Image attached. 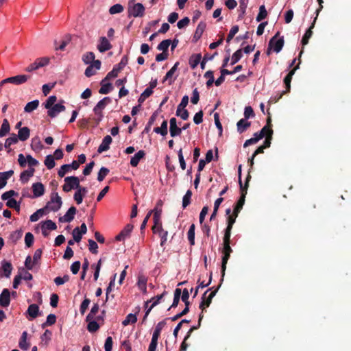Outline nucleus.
Listing matches in <instances>:
<instances>
[{
    "label": "nucleus",
    "mask_w": 351,
    "mask_h": 351,
    "mask_svg": "<svg viewBox=\"0 0 351 351\" xmlns=\"http://www.w3.org/2000/svg\"><path fill=\"white\" fill-rule=\"evenodd\" d=\"M278 34H276L269 41V49H273V50L276 52L279 53L281 49H282V47L284 45V39L283 38H278ZM269 53V51L267 52Z\"/></svg>",
    "instance_id": "obj_10"
},
{
    "label": "nucleus",
    "mask_w": 351,
    "mask_h": 351,
    "mask_svg": "<svg viewBox=\"0 0 351 351\" xmlns=\"http://www.w3.org/2000/svg\"><path fill=\"white\" fill-rule=\"evenodd\" d=\"M170 127L169 132L171 136L175 137L176 136H179L182 133V129L177 126V120L176 118L173 117L170 119L169 121Z\"/></svg>",
    "instance_id": "obj_18"
},
{
    "label": "nucleus",
    "mask_w": 351,
    "mask_h": 351,
    "mask_svg": "<svg viewBox=\"0 0 351 351\" xmlns=\"http://www.w3.org/2000/svg\"><path fill=\"white\" fill-rule=\"evenodd\" d=\"M1 268L4 273V276L6 278H9L10 276L12 270L13 269L11 263L5 261H3L1 262Z\"/></svg>",
    "instance_id": "obj_32"
},
{
    "label": "nucleus",
    "mask_w": 351,
    "mask_h": 351,
    "mask_svg": "<svg viewBox=\"0 0 351 351\" xmlns=\"http://www.w3.org/2000/svg\"><path fill=\"white\" fill-rule=\"evenodd\" d=\"M255 113L251 106H246L244 110V119H248L254 117Z\"/></svg>",
    "instance_id": "obj_62"
},
{
    "label": "nucleus",
    "mask_w": 351,
    "mask_h": 351,
    "mask_svg": "<svg viewBox=\"0 0 351 351\" xmlns=\"http://www.w3.org/2000/svg\"><path fill=\"white\" fill-rule=\"evenodd\" d=\"M179 63L176 62L173 67L167 73L165 77V82H167V85L169 86L176 79V72L178 68Z\"/></svg>",
    "instance_id": "obj_15"
},
{
    "label": "nucleus",
    "mask_w": 351,
    "mask_h": 351,
    "mask_svg": "<svg viewBox=\"0 0 351 351\" xmlns=\"http://www.w3.org/2000/svg\"><path fill=\"white\" fill-rule=\"evenodd\" d=\"M242 56L243 53L241 49H238L237 51H236L232 56L231 64H234L235 63H237L241 58Z\"/></svg>",
    "instance_id": "obj_59"
},
{
    "label": "nucleus",
    "mask_w": 351,
    "mask_h": 351,
    "mask_svg": "<svg viewBox=\"0 0 351 351\" xmlns=\"http://www.w3.org/2000/svg\"><path fill=\"white\" fill-rule=\"evenodd\" d=\"M112 141V137L110 135L106 136L101 143V145L99 146L97 152L99 153H102L104 152H106L109 149L110 145L111 144Z\"/></svg>",
    "instance_id": "obj_21"
},
{
    "label": "nucleus",
    "mask_w": 351,
    "mask_h": 351,
    "mask_svg": "<svg viewBox=\"0 0 351 351\" xmlns=\"http://www.w3.org/2000/svg\"><path fill=\"white\" fill-rule=\"evenodd\" d=\"M251 125V123L247 119H241L237 123V132L242 134L245 132Z\"/></svg>",
    "instance_id": "obj_24"
},
{
    "label": "nucleus",
    "mask_w": 351,
    "mask_h": 351,
    "mask_svg": "<svg viewBox=\"0 0 351 351\" xmlns=\"http://www.w3.org/2000/svg\"><path fill=\"white\" fill-rule=\"evenodd\" d=\"M27 313L29 316V320L35 319L39 314V306L36 304H30L28 306Z\"/></svg>",
    "instance_id": "obj_25"
},
{
    "label": "nucleus",
    "mask_w": 351,
    "mask_h": 351,
    "mask_svg": "<svg viewBox=\"0 0 351 351\" xmlns=\"http://www.w3.org/2000/svg\"><path fill=\"white\" fill-rule=\"evenodd\" d=\"M86 321L88 323V325H87V330L90 332H95L96 331H97L99 328H100V322H99L98 321H97L96 319H90V320H86Z\"/></svg>",
    "instance_id": "obj_29"
},
{
    "label": "nucleus",
    "mask_w": 351,
    "mask_h": 351,
    "mask_svg": "<svg viewBox=\"0 0 351 351\" xmlns=\"http://www.w3.org/2000/svg\"><path fill=\"white\" fill-rule=\"evenodd\" d=\"M10 128L7 119H4L0 129V137L5 136L9 132Z\"/></svg>",
    "instance_id": "obj_42"
},
{
    "label": "nucleus",
    "mask_w": 351,
    "mask_h": 351,
    "mask_svg": "<svg viewBox=\"0 0 351 351\" xmlns=\"http://www.w3.org/2000/svg\"><path fill=\"white\" fill-rule=\"evenodd\" d=\"M128 14L133 17H142L145 14V7L141 3H134L130 0L128 5Z\"/></svg>",
    "instance_id": "obj_6"
},
{
    "label": "nucleus",
    "mask_w": 351,
    "mask_h": 351,
    "mask_svg": "<svg viewBox=\"0 0 351 351\" xmlns=\"http://www.w3.org/2000/svg\"><path fill=\"white\" fill-rule=\"evenodd\" d=\"M30 135V130L27 127H23L20 128L18 133V140H21V141H25L27 140Z\"/></svg>",
    "instance_id": "obj_28"
},
{
    "label": "nucleus",
    "mask_w": 351,
    "mask_h": 351,
    "mask_svg": "<svg viewBox=\"0 0 351 351\" xmlns=\"http://www.w3.org/2000/svg\"><path fill=\"white\" fill-rule=\"evenodd\" d=\"M123 11V6L119 3L114 4L111 6L109 9V13L110 14H119Z\"/></svg>",
    "instance_id": "obj_48"
},
{
    "label": "nucleus",
    "mask_w": 351,
    "mask_h": 351,
    "mask_svg": "<svg viewBox=\"0 0 351 351\" xmlns=\"http://www.w3.org/2000/svg\"><path fill=\"white\" fill-rule=\"evenodd\" d=\"M95 59V54L93 52H87L83 55L82 60L86 64H90Z\"/></svg>",
    "instance_id": "obj_61"
},
{
    "label": "nucleus",
    "mask_w": 351,
    "mask_h": 351,
    "mask_svg": "<svg viewBox=\"0 0 351 351\" xmlns=\"http://www.w3.org/2000/svg\"><path fill=\"white\" fill-rule=\"evenodd\" d=\"M189 291L187 289H184L181 293V299L183 302H184L185 307H189L190 302L189 301Z\"/></svg>",
    "instance_id": "obj_51"
},
{
    "label": "nucleus",
    "mask_w": 351,
    "mask_h": 351,
    "mask_svg": "<svg viewBox=\"0 0 351 351\" xmlns=\"http://www.w3.org/2000/svg\"><path fill=\"white\" fill-rule=\"evenodd\" d=\"M29 78L27 75H19L4 79L0 82V87L6 86H19L25 83Z\"/></svg>",
    "instance_id": "obj_4"
},
{
    "label": "nucleus",
    "mask_w": 351,
    "mask_h": 351,
    "mask_svg": "<svg viewBox=\"0 0 351 351\" xmlns=\"http://www.w3.org/2000/svg\"><path fill=\"white\" fill-rule=\"evenodd\" d=\"M122 69L120 66H116L114 69L108 73L107 76L101 81V88H112L113 81L117 77L118 73Z\"/></svg>",
    "instance_id": "obj_9"
},
{
    "label": "nucleus",
    "mask_w": 351,
    "mask_h": 351,
    "mask_svg": "<svg viewBox=\"0 0 351 351\" xmlns=\"http://www.w3.org/2000/svg\"><path fill=\"white\" fill-rule=\"evenodd\" d=\"M64 184L62 186V190L68 193L72 189L76 191L82 186L80 185V180L77 176H68L64 178Z\"/></svg>",
    "instance_id": "obj_7"
},
{
    "label": "nucleus",
    "mask_w": 351,
    "mask_h": 351,
    "mask_svg": "<svg viewBox=\"0 0 351 351\" xmlns=\"http://www.w3.org/2000/svg\"><path fill=\"white\" fill-rule=\"evenodd\" d=\"M54 160L55 159L52 155H48L46 156L44 163L47 169H51L55 167L56 163Z\"/></svg>",
    "instance_id": "obj_47"
},
{
    "label": "nucleus",
    "mask_w": 351,
    "mask_h": 351,
    "mask_svg": "<svg viewBox=\"0 0 351 351\" xmlns=\"http://www.w3.org/2000/svg\"><path fill=\"white\" fill-rule=\"evenodd\" d=\"M192 191L188 190L182 198V208H186L190 204L191 200Z\"/></svg>",
    "instance_id": "obj_45"
},
{
    "label": "nucleus",
    "mask_w": 351,
    "mask_h": 351,
    "mask_svg": "<svg viewBox=\"0 0 351 351\" xmlns=\"http://www.w3.org/2000/svg\"><path fill=\"white\" fill-rule=\"evenodd\" d=\"M220 287V285L217 286L214 290H213L207 296V293L209 291L212 290L213 288L208 289L206 290L202 296V302L199 304V308L202 309V312L205 310L206 307H208L212 302L213 298L215 296L217 293Z\"/></svg>",
    "instance_id": "obj_8"
},
{
    "label": "nucleus",
    "mask_w": 351,
    "mask_h": 351,
    "mask_svg": "<svg viewBox=\"0 0 351 351\" xmlns=\"http://www.w3.org/2000/svg\"><path fill=\"white\" fill-rule=\"evenodd\" d=\"M99 309V304H94V305L91 308L90 313L86 316V319L90 320V319H95V315L98 313Z\"/></svg>",
    "instance_id": "obj_46"
},
{
    "label": "nucleus",
    "mask_w": 351,
    "mask_h": 351,
    "mask_svg": "<svg viewBox=\"0 0 351 351\" xmlns=\"http://www.w3.org/2000/svg\"><path fill=\"white\" fill-rule=\"evenodd\" d=\"M205 27L206 24L203 22H200L196 28L195 32L194 34V38H195L196 40L200 38L205 29Z\"/></svg>",
    "instance_id": "obj_41"
},
{
    "label": "nucleus",
    "mask_w": 351,
    "mask_h": 351,
    "mask_svg": "<svg viewBox=\"0 0 351 351\" xmlns=\"http://www.w3.org/2000/svg\"><path fill=\"white\" fill-rule=\"evenodd\" d=\"M87 192L88 189L84 186H80V188L75 192L73 199L77 204H80L82 202L84 196Z\"/></svg>",
    "instance_id": "obj_19"
},
{
    "label": "nucleus",
    "mask_w": 351,
    "mask_h": 351,
    "mask_svg": "<svg viewBox=\"0 0 351 351\" xmlns=\"http://www.w3.org/2000/svg\"><path fill=\"white\" fill-rule=\"evenodd\" d=\"M223 197H219L215 200V202L214 203L213 211L210 217V221H213L215 219L217 212H218L219 207L220 204L223 202Z\"/></svg>",
    "instance_id": "obj_39"
},
{
    "label": "nucleus",
    "mask_w": 351,
    "mask_h": 351,
    "mask_svg": "<svg viewBox=\"0 0 351 351\" xmlns=\"http://www.w3.org/2000/svg\"><path fill=\"white\" fill-rule=\"evenodd\" d=\"M10 292L8 289H3L0 294V306L7 307L10 303Z\"/></svg>",
    "instance_id": "obj_16"
},
{
    "label": "nucleus",
    "mask_w": 351,
    "mask_h": 351,
    "mask_svg": "<svg viewBox=\"0 0 351 351\" xmlns=\"http://www.w3.org/2000/svg\"><path fill=\"white\" fill-rule=\"evenodd\" d=\"M223 248L222 250V263H221V282L223 280L225 271L226 269V265L230 257V254L232 252V250L230 247V237L223 236Z\"/></svg>",
    "instance_id": "obj_1"
},
{
    "label": "nucleus",
    "mask_w": 351,
    "mask_h": 351,
    "mask_svg": "<svg viewBox=\"0 0 351 351\" xmlns=\"http://www.w3.org/2000/svg\"><path fill=\"white\" fill-rule=\"evenodd\" d=\"M62 198L58 195V193H53L51 195L50 201H49L44 207L46 211H58L62 206Z\"/></svg>",
    "instance_id": "obj_5"
},
{
    "label": "nucleus",
    "mask_w": 351,
    "mask_h": 351,
    "mask_svg": "<svg viewBox=\"0 0 351 351\" xmlns=\"http://www.w3.org/2000/svg\"><path fill=\"white\" fill-rule=\"evenodd\" d=\"M133 226L131 224H128L119 234H117L115 237V240L117 241H124L126 238L129 237L130 233L133 229Z\"/></svg>",
    "instance_id": "obj_13"
},
{
    "label": "nucleus",
    "mask_w": 351,
    "mask_h": 351,
    "mask_svg": "<svg viewBox=\"0 0 351 351\" xmlns=\"http://www.w3.org/2000/svg\"><path fill=\"white\" fill-rule=\"evenodd\" d=\"M18 138L15 134H12V136L5 140L4 147L8 149V152H10L12 149L10 147L12 145L18 143Z\"/></svg>",
    "instance_id": "obj_33"
},
{
    "label": "nucleus",
    "mask_w": 351,
    "mask_h": 351,
    "mask_svg": "<svg viewBox=\"0 0 351 351\" xmlns=\"http://www.w3.org/2000/svg\"><path fill=\"white\" fill-rule=\"evenodd\" d=\"M137 322V317L135 314H128L125 319L122 322V324L124 326L129 325L130 324H135Z\"/></svg>",
    "instance_id": "obj_44"
},
{
    "label": "nucleus",
    "mask_w": 351,
    "mask_h": 351,
    "mask_svg": "<svg viewBox=\"0 0 351 351\" xmlns=\"http://www.w3.org/2000/svg\"><path fill=\"white\" fill-rule=\"evenodd\" d=\"M27 332L24 331L20 338L19 346L21 350H27L30 346V344L27 342Z\"/></svg>",
    "instance_id": "obj_30"
},
{
    "label": "nucleus",
    "mask_w": 351,
    "mask_h": 351,
    "mask_svg": "<svg viewBox=\"0 0 351 351\" xmlns=\"http://www.w3.org/2000/svg\"><path fill=\"white\" fill-rule=\"evenodd\" d=\"M112 45L110 41L106 37H101L97 45V49L103 53L110 49Z\"/></svg>",
    "instance_id": "obj_20"
},
{
    "label": "nucleus",
    "mask_w": 351,
    "mask_h": 351,
    "mask_svg": "<svg viewBox=\"0 0 351 351\" xmlns=\"http://www.w3.org/2000/svg\"><path fill=\"white\" fill-rule=\"evenodd\" d=\"M195 224L193 223L191 225L189 230L187 232V237L191 245H195Z\"/></svg>",
    "instance_id": "obj_43"
},
{
    "label": "nucleus",
    "mask_w": 351,
    "mask_h": 351,
    "mask_svg": "<svg viewBox=\"0 0 351 351\" xmlns=\"http://www.w3.org/2000/svg\"><path fill=\"white\" fill-rule=\"evenodd\" d=\"M13 174V170L0 172V189H3L6 185L8 180L10 178Z\"/></svg>",
    "instance_id": "obj_23"
},
{
    "label": "nucleus",
    "mask_w": 351,
    "mask_h": 351,
    "mask_svg": "<svg viewBox=\"0 0 351 351\" xmlns=\"http://www.w3.org/2000/svg\"><path fill=\"white\" fill-rule=\"evenodd\" d=\"M34 197H38L45 193V186L41 182H36L32 184Z\"/></svg>",
    "instance_id": "obj_22"
},
{
    "label": "nucleus",
    "mask_w": 351,
    "mask_h": 351,
    "mask_svg": "<svg viewBox=\"0 0 351 351\" xmlns=\"http://www.w3.org/2000/svg\"><path fill=\"white\" fill-rule=\"evenodd\" d=\"M34 237L31 232H27L25 237V243L27 247H30L34 243Z\"/></svg>",
    "instance_id": "obj_63"
},
{
    "label": "nucleus",
    "mask_w": 351,
    "mask_h": 351,
    "mask_svg": "<svg viewBox=\"0 0 351 351\" xmlns=\"http://www.w3.org/2000/svg\"><path fill=\"white\" fill-rule=\"evenodd\" d=\"M160 233L158 234L160 237V245L163 246L167 241L168 232L164 230L162 226H159Z\"/></svg>",
    "instance_id": "obj_57"
},
{
    "label": "nucleus",
    "mask_w": 351,
    "mask_h": 351,
    "mask_svg": "<svg viewBox=\"0 0 351 351\" xmlns=\"http://www.w3.org/2000/svg\"><path fill=\"white\" fill-rule=\"evenodd\" d=\"M110 170L106 167H101L98 172L97 175V180L99 182H101L104 180L105 177L108 174Z\"/></svg>",
    "instance_id": "obj_54"
},
{
    "label": "nucleus",
    "mask_w": 351,
    "mask_h": 351,
    "mask_svg": "<svg viewBox=\"0 0 351 351\" xmlns=\"http://www.w3.org/2000/svg\"><path fill=\"white\" fill-rule=\"evenodd\" d=\"M204 78L206 79V84L207 86H210L213 85L214 82V77H213V73L212 71H208L205 73L204 75Z\"/></svg>",
    "instance_id": "obj_55"
},
{
    "label": "nucleus",
    "mask_w": 351,
    "mask_h": 351,
    "mask_svg": "<svg viewBox=\"0 0 351 351\" xmlns=\"http://www.w3.org/2000/svg\"><path fill=\"white\" fill-rule=\"evenodd\" d=\"M35 169L33 167H29L28 169L23 171L20 176V180L22 183H27L30 177L34 176Z\"/></svg>",
    "instance_id": "obj_26"
},
{
    "label": "nucleus",
    "mask_w": 351,
    "mask_h": 351,
    "mask_svg": "<svg viewBox=\"0 0 351 351\" xmlns=\"http://www.w3.org/2000/svg\"><path fill=\"white\" fill-rule=\"evenodd\" d=\"M49 60L47 58H41L35 60L33 63L30 64L26 67L25 71L32 72L38 69L43 67L49 64Z\"/></svg>",
    "instance_id": "obj_11"
},
{
    "label": "nucleus",
    "mask_w": 351,
    "mask_h": 351,
    "mask_svg": "<svg viewBox=\"0 0 351 351\" xmlns=\"http://www.w3.org/2000/svg\"><path fill=\"white\" fill-rule=\"evenodd\" d=\"M77 209L75 206H71L69 208L66 214L59 217L60 222H71L73 220Z\"/></svg>",
    "instance_id": "obj_14"
},
{
    "label": "nucleus",
    "mask_w": 351,
    "mask_h": 351,
    "mask_svg": "<svg viewBox=\"0 0 351 351\" xmlns=\"http://www.w3.org/2000/svg\"><path fill=\"white\" fill-rule=\"evenodd\" d=\"M167 293L166 291H164L162 294L158 295L156 297L152 298L149 300L147 301L145 303V307L147 308V304L149 302H152L151 306L149 307V308L152 309L154 306H156L157 304H159L160 301L162 299L164 295Z\"/></svg>",
    "instance_id": "obj_31"
},
{
    "label": "nucleus",
    "mask_w": 351,
    "mask_h": 351,
    "mask_svg": "<svg viewBox=\"0 0 351 351\" xmlns=\"http://www.w3.org/2000/svg\"><path fill=\"white\" fill-rule=\"evenodd\" d=\"M238 213L232 212L231 215L228 216L227 218V227L225 230L224 236L231 237V231L232 229V226L235 223L236 218L238 217Z\"/></svg>",
    "instance_id": "obj_12"
},
{
    "label": "nucleus",
    "mask_w": 351,
    "mask_h": 351,
    "mask_svg": "<svg viewBox=\"0 0 351 351\" xmlns=\"http://www.w3.org/2000/svg\"><path fill=\"white\" fill-rule=\"evenodd\" d=\"M267 15V12L265 9V5H262L259 8V12H258L256 19L258 22L261 21L262 20H263L264 19L266 18Z\"/></svg>",
    "instance_id": "obj_50"
},
{
    "label": "nucleus",
    "mask_w": 351,
    "mask_h": 351,
    "mask_svg": "<svg viewBox=\"0 0 351 351\" xmlns=\"http://www.w3.org/2000/svg\"><path fill=\"white\" fill-rule=\"evenodd\" d=\"M145 156V151H143V150L138 151L137 153H136L134 154V156H132L131 158L130 165L134 167H136L138 165L139 161L141 159H143Z\"/></svg>",
    "instance_id": "obj_27"
},
{
    "label": "nucleus",
    "mask_w": 351,
    "mask_h": 351,
    "mask_svg": "<svg viewBox=\"0 0 351 351\" xmlns=\"http://www.w3.org/2000/svg\"><path fill=\"white\" fill-rule=\"evenodd\" d=\"M181 293H182V291L180 289H179V288L176 289V290L174 291V297H173V303L171 305V306L168 308V310H170L171 308H176L178 306V305L179 304L180 299L181 298Z\"/></svg>",
    "instance_id": "obj_37"
},
{
    "label": "nucleus",
    "mask_w": 351,
    "mask_h": 351,
    "mask_svg": "<svg viewBox=\"0 0 351 351\" xmlns=\"http://www.w3.org/2000/svg\"><path fill=\"white\" fill-rule=\"evenodd\" d=\"M110 101L111 99L110 97H104L100 100L94 108L93 111L95 112V117L93 119L95 121L94 124L95 126L99 125L103 117L102 110L104 109L107 104L110 103Z\"/></svg>",
    "instance_id": "obj_3"
},
{
    "label": "nucleus",
    "mask_w": 351,
    "mask_h": 351,
    "mask_svg": "<svg viewBox=\"0 0 351 351\" xmlns=\"http://www.w3.org/2000/svg\"><path fill=\"white\" fill-rule=\"evenodd\" d=\"M154 132L157 134H160L163 136H166L168 133L167 121V120L163 121L160 127L154 128Z\"/></svg>",
    "instance_id": "obj_35"
},
{
    "label": "nucleus",
    "mask_w": 351,
    "mask_h": 351,
    "mask_svg": "<svg viewBox=\"0 0 351 351\" xmlns=\"http://www.w3.org/2000/svg\"><path fill=\"white\" fill-rule=\"evenodd\" d=\"M38 105L39 101L37 99L30 101L25 106L24 111L25 112H32L38 107Z\"/></svg>",
    "instance_id": "obj_40"
},
{
    "label": "nucleus",
    "mask_w": 351,
    "mask_h": 351,
    "mask_svg": "<svg viewBox=\"0 0 351 351\" xmlns=\"http://www.w3.org/2000/svg\"><path fill=\"white\" fill-rule=\"evenodd\" d=\"M202 56L200 53L193 54L189 59V64L192 69H195L200 62Z\"/></svg>",
    "instance_id": "obj_36"
},
{
    "label": "nucleus",
    "mask_w": 351,
    "mask_h": 351,
    "mask_svg": "<svg viewBox=\"0 0 351 351\" xmlns=\"http://www.w3.org/2000/svg\"><path fill=\"white\" fill-rule=\"evenodd\" d=\"M316 20H317V16H315V18L314 19L311 26L308 28V29L304 34V35L302 39V43L303 45H307V43H308V40L312 36V34H313L312 29L314 27Z\"/></svg>",
    "instance_id": "obj_34"
},
{
    "label": "nucleus",
    "mask_w": 351,
    "mask_h": 351,
    "mask_svg": "<svg viewBox=\"0 0 351 351\" xmlns=\"http://www.w3.org/2000/svg\"><path fill=\"white\" fill-rule=\"evenodd\" d=\"M152 93L153 89H145V91L141 95L138 99V104L141 105Z\"/></svg>",
    "instance_id": "obj_49"
},
{
    "label": "nucleus",
    "mask_w": 351,
    "mask_h": 351,
    "mask_svg": "<svg viewBox=\"0 0 351 351\" xmlns=\"http://www.w3.org/2000/svg\"><path fill=\"white\" fill-rule=\"evenodd\" d=\"M42 226L46 230H54L57 229V226L56 223H54L53 221L50 219H47L45 222H43Z\"/></svg>",
    "instance_id": "obj_52"
},
{
    "label": "nucleus",
    "mask_w": 351,
    "mask_h": 351,
    "mask_svg": "<svg viewBox=\"0 0 351 351\" xmlns=\"http://www.w3.org/2000/svg\"><path fill=\"white\" fill-rule=\"evenodd\" d=\"M251 179V176L250 173H248V175L246 178V181L245 185H243L242 181L240 180V190H241V196L239 200L237 201L233 211L236 213H239L241 209L243 208V206L245 204V196L247 194V191L248 188V183L250 180Z\"/></svg>",
    "instance_id": "obj_2"
},
{
    "label": "nucleus",
    "mask_w": 351,
    "mask_h": 351,
    "mask_svg": "<svg viewBox=\"0 0 351 351\" xmlns=\"http://www.w3.org/2000/svg\"><path fill=\"white\" fill-rule=\"evenodd\" d=\"M88 249L90 250V252L94 254H97L98 253V245L97 243L92 240V239H89L88 240Z\"/></svg>",
    "instance_id": "obj_58"
},
{
    "label": "nucleus",
    "mask_w": 351,
    "mask_h": 351,
    "mask_svg": "<svg viewBox=\"0 0 351 351\" xmlns=\"http://www.w3.org/2000/svg\"><path fill=\"white\" fill-rule=\"evenodd\" d=\"M176 115L180 117L183 120H186L189 118V112L185 108H177Z\"/></svg>",
    "instance_id": "obj_64"
},
{
    "label": "nucleus",
    "mask_w": 351,
    "mask_h": 351,
    "mask_svg": "<svg viewBox=\"0 0 351 351\" xmlns=\"http://www.w3.org/2000/svg\"><path fill=\"white\" fill-rule=\"evenodd\" d=\"M56 322V316L54 314H49L47 317L46 322L42 324V327L45 328L47 326H51L54 324Z\"/></svg>",
    "instance_id": "obj_56"
},
{
    "label": "nucleus",
    "mask_w": 351,
    "mask_h": 351,
    "mask_svg": "<svg viewBox=\"0 0 351 351\" xmlns=\"http://www.w3.org/2000/svg\"><path fill=\"white\" fill-rule=\"evenodd\" d=\"M66 109L65 106L61 104H57L48 109L47 114L51 118L56 117L60 112L64 111Z\"/></svg>",
    "instance_id": "obj_17"
},
{
    "label": "nucleus",
    "mask_w": 351,
    "mask_h": 351,
    "mask_svg": "<svg viewBox=\"0 0 351 351\" xmlns=\"http://www.w3.org/2000/svg\"><path fill=\"white\" fill-rule=\"evenodd\" d=\"M171 40L167 39L162 40L157 47V49L159 51H162V52H166L168 49L169 45H171Z\"/></svg>",
    "instance_id": "obj_53"
},
{
    "label": "nucleus",
    "mask_w": 351,
    "mask_h": 351,
    "mask_svg": "<svg viewBox=\"0 0 351 351\" xmlns=\"http://www.w3.org/2000/svg\"><path fill=\"white\" fill-rule=\"evenodd\" d=\"M19 194L17 192H16L14 190H10L8 191H6L5 193H3L2 195H1V199L3 200H8L10 199H12L11 197H13V196H17Z\"/></svg>",
    "instance_id": "obj_60"
},
{
    "label": "nucleus",
    "mask_w": 351,
    "mask_h": 351,
    "mask_svg": "<svg viewBox=\"0 0 351 351\" xmlns=\"http://www.w3.org/2000/svg\"><path fill=\"white\" fill-rule=\"evenodd\" d=\"M138 287L143 293H147V278L144 276H139L138 278Z\"/></svg>",
    "instance_id": "obj_38"
}]
</instances>
